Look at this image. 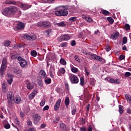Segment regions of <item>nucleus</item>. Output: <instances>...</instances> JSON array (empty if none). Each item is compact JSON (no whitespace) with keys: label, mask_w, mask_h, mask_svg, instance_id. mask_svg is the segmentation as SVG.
Instances as JSON below:
<instances>
[{"label":"nucleus","mask_w":131,"mask_h":131,"mask_svg":"<svg viewBox=\"0 0 131 131\" xmlns=\"http://www.w3.org/2000/svg\"><path fill=\"white\" fill-rule=\"evenodd\" d=\"M59 10L55 12V14L57 16H66L68 14L67 9L68 6H61L59 8Z\"/></svg>","instance_id":"nucleus-1"},{"label":"nucleus","mask_w":131,"mask_h":131,"mask_svg":"<svg viewBox=\"0 0 131 131\" xmlns=\"http://www.w3.org/2000/svg\"><path fill=\"white\" fill-rule=\"evenodd\" d=\"M70 35L64 34L60 36L57 40L59 42L67 41L70 39Z\"/></svg>","instance_id":"nucleus-2"},{"label":"nucleus","mask_w":131,"mask_h":131,"mask_svg":"<svg viewBox=\"0 0 131 131\" xmlns=\"http://www.w3.org/2000/svg\"><path fill=\"white\" fill-rule=\"evenodd\" d=\"M18 60L19 61V65H20V67H21V68H27V61L25 59L23 58L21 56H19L18 57Z\"/></svg>","instance_id":"nucleus-3"},{"label":"nucleus","mask_w":131,"mask_h":131,"mask_svg":"<svg viewBox=\"0 0 131 131\" xmlns=\"http://www.w3.org/2000/svg\"><path fill=\"white\" fill-rule=\"evenodd\" d=\"M69 79L73 84H77L79 82V80L77 76H75V75L72 74L70 76H69Z\"/></svg>","instance_id":"nucleus-4"},{"label":"nucleus","mask_w":131,"mask_h":131,"mask_svg":"<svg viewBox=\"0 0 131 131\" xmlns=\"http://www.w3.org/2000/svg\"><path fill=\"white\" fill-rule=\"evenodd\" d=\"M90 56H91V57L93 59L96 60L100 62H102L103 61V58L97 55L92 54L91 53V54Z\"/></svg>","instance_id":"nucleus-5"},{"label":"nucleus","mask_w":131,"mask_h":131,"mask_svg":"<svg viewBox=\"0 0 131 131\" xmlns=\"http://www.w3.org/2000/svg\"><path fill=\"white\" fill-rule=\"evenodd\" d=\"M33 122L34 124H37L41 119L40 116L38 114H35L33 117Z\"/></svg>","instance_id":"nucleus-6"},{"label":"nucleus","mask_w":131,"mask_h":131,"mask_svg":"<svg viewBox=\"0 0 131 131\" xmlns=\"http://www.w3.org/2000/svg\"><path fill=\"white\" fill-rule=\"evenodd\" d=\"M24 38L27 40H34L36 39L35 36L29 35L27 34H25V35L24 36Z\"/></svg>","instance_id":"nucleus-7"},{"label":"nucleus","mask_w":131,"mask_h":131,"mask_svg":"<svg viewBox=\"0 0 131 131\" xmlns=\"http://www.w3.org/2000/svg\"><path fill=\"white\" fill-rule=\"evenodd\" d=\"M39 75L40 78L42 79H46L47 78V75L45 71H43V70L40 71L39 73Z\"/></svg>","instance_id":"nucleus-8"},{"label":"nucleus","mask_w":131,"mask_h":131,"mask_svg":"<svg viewBox=\"0 0 131 131\" xmlns=\"http://www.w3.org/2000/svg\"><path fill=\"white\" fill-rule=\"evenodd\" d=\"M19 6H20V8L23 9L24 10H26L28 9L29 8H30L31 7V5H28L27 4H23L21 3Z\"/></svg>","instance_id":"nucleus-9"},{"label":"nucleus","mask_w":131,"mask_h":131,"mask_svg":"<svg viewBox=\"0 0 131 131\" xmlns=\"http://www.w3.org/2000/svg\"><path fill=\"white\" fill-rule=\"evenodd\" d=\"M61 104V99H59L56 104L54 105V109L55 111H57V110H59V108L60 107V104Z\"/></svg>","instance_id":"nucleus-10"},{"label":"nucleus","mask_w":131,"mask_h":131,"mask_svg":"<svg viewBox=\"0 0 131 131\" xmlns=\"http://www.w3.org/2000/svg\"><path fill=\"white\" fill-rule=\"evenodd\" d=\"M9 10L10 11V14H14L18 11V9L14 6L9 7Z\"/></svg>","instance_id":"nucleus-11"},{"label":"nucleus","mask_w":131,"mask_h":131,"mask_svg":"<svg viewBox=\"0 0 131 131\" xmlns=\"http://www.w3.org/2000/svg\"><path fill=\"white\" fill-rule=\"evenodd\" d=\"M65 73H66V71L64 68H60L57 73L58 75L59 76H61V74H65Z\"/></svg>","instance_id":"nucleus-12"},{"label":"nucleus","mask_w":131,"mask_h":131,"mask_svg":"<svg viewBox=\"0 0 131 131\" xmlns=\"http://www.w3.org/2000/svg\"><path fill=\"white\" fill-rule=\"evenodd\" d=\"M7 76L9 78V79L8 80V82L9 84H11L13 79V76H12V75H11V74H8Z\"/></svg>","instance_id":"nucleus-13"},{"label":"nucleus","mask_w":131,"mask_h":131,"mask_svg":"<svg viewBox=\"0 0 131 131\" xmlns=\"http://www.w3.org/2000/svg\"><path fill=\"white\" fill-rule=\"evenodd\" d=\"M8 99H14V96L13 93L9 92L7 94Z\"/></svg>","instance_id":"nucleus-14"},{"label":"nucleus","mask_w":131,"mask_h":131,"mask_svg":"<svg viewBox=\"0 0 131 131\" xmlns=\"http://www.w3.org/2000/svg\"><path fill=\"white\" fill-rule=\"evenodd\" d=\"M37 94V92L36 91H33L31 94L29 95V98L31 100L33 99Z\"/></svg>","instance_id":"nucleus-15"},{"label":"nucleus","mask_w":131,"mask_h":131,"mask_svg":"<svg viewBox=\"0 0 131 131\" xmlns=\"http://www.w3.org/2000/svg\"><path fill=\"white\" fill-rule=\"evenodd\" d=\"M14 99H8V106H12L14 105Z\"/></svg>","instance_id":"nucleus-16"},{"label":"nucleus","mask_w":131,"mask_h":131,"mask_svg":"<svg viewBox=\"0 0 131 131\" xmlns=\"http://www.w3.org/2000/svg\"><path fill=\"white\" fill-rule=\"evenodd\" d=\"M119 33H115L114 34H112L110 36V39L116 40L119 36Z\"/></svg>","instance_id":"nucleus-17"},{"label":"nucleus","mask_w":131,"mask_h":131,"mask_svg":"<svg viewBox=\"0 0 131 131\" xmlns=\"http://www.w3.org/2000/svg\"><path fill=\"white\" fill-rule=\"evenodd\" d=\"M3 14L6 16H7L8 14H10V11H9V8H6L3 12Z\"/></svg>","instance_id":"nucleus-18"},{"label":"nucleus","mask_w":131,"mask_h":131,"mask_svg":"<svg viewBox=\"0 0 131 131\" xmlns=\"http://www.w3.org/2000/svg\"><path fill=\"white\" fill-rule=\"evenodd\" d=\"M25 27V25L24 24L22 23H19L18 25H17V28L18 29H19V30H21V29H24Z\"/></svg>","instance_id":"nucleus-19"},{"label":"nucleus","mask_w":131,"mask_h":131,"mask_svg":"<svg viewBox=\"0 0 131 131\" xmlns=\"http://www.w3.org/2000/svg\"><path fill=\"white\" fill-rule=\"evenodd\" d=\"M13 72L17 74H20L21 73V70H19L18 68H14L13 69Z\"/></svg>","instance_id":"nucleus-20"},{"label":"nucleus","mask_w":131,"mask_h":131,"mask_svg":"<svg viewBox=\"0 0 131 131\" xmlns=\"http://www.w3.org/2000/svg\"><path fill=\"white\" fill-rule=\"evenodd\" d=\"M118 107H119V111L120 114H123V113H124V111H123L124 107H123V106H122L121 105H119Z\"/></svg>","instance_id":"nucleus-21"},{"label":"nucleus","mask_w":131,"mask_h":131,"mask_svg":"<svg viewBox=\"0 0 131 131\" xmlns=\"http://www.w3.org/2000/svg\"><path fill=\"white\" fill-rule=\"evenodd\" d=\"M14 101L15 102V103L18 104L21 101V98L19 96H16L14 98Z\"/></svg>","instance_id":"nucleus-22"},{"label":"nucleus","mask_w":131,"mask_h":131,"mask_svg":"<svg viewBox=\"0 0 131 131\" xmlns=\"http://www.w3.org/2000/svg\"><path fill=\"white\" fill-rule=\"evenodd\" d=\"M83 18L89 23H92L93 21V19L90 16H84Z\"/></svg>","instance_id":"nucleus-23"},{"label":"nucleus","mask_w":131,"mask_h":131,"mask_svg":"<svg viewBox=\"0 0 131 131\" xmlns=\"http://www.w3.org/2000/svg\"><path fill=\"white\" fill-rule=\"evenodd\" d=\"M128 42V39L126 37H123L122 38V45L123 46L124 45H126Z\"/></svg>","instance_id":"nucleus-24"},{"label":"nucleus","mask_w":131,"mask_h":131,"mask_svg":"<svg viewBox=\"0 0 131 131\" xmlns=\"http://www.w3.org/2000/svg\"><path fill=\"white\" fill-rule=\"evenodd\" d=\"M56 25H57V26L58 27H66V24L64 21H61V23H57L56 24Z\"/></svg>","instance_id":"nucleus-25"},{"label":"nucleus","mask_w":131,"mask_h":131,"mask_svg":"<svg viewBox=\"0 0 131 131\" xmlns=\"http://www.w3.org/2000/svg\"><path fill=\"white\" fill-rule=\"evenodd\" d=\"M42 3H52L54 2V0H40Z\"/></svg>","instance_id":"nucleus-26"},{"label":"nucleus","mask_w":131,"mask_h":131,"mask_svg":"<svg viewBox=\"0 0 131 131\" xmlns=\"http://www.w3.org/2000/svg\"><path fill=\"white\" fill-rule=\"evenodd\" d=\"M51 26V24L49 21H44L43 27H50Z\"/></svg>","instance_id":"nucleus-27"},{"label":"nucleus","mask_w":131,"mask_h":131,"mask_svg":"<svg viewBox=\"0 0 131 131\" xmlns=\"http://www.w3.org/2000/svg\"><path fill=\"white\" fill-rule=\"evenodd\" d=\"M31 55L34 57H35L37 55V53L36 51L33 50L31 52Z\"/></svg>","instance_id":"nucleus-28"},{"label":"nucleus","mask_w":131,"mask_h":131,"mask_svg":"<svg viewBox=\"0 0 131 131\" xmlns=\"http://www.w3.org/2000/svg\"><path fill=\"white\" fill-rule=\"evenodd\" d=\"M5 3L6 4H9V5H16V3L13 1H7L5 2Z\"/></svg>","instance_id":"nucleus-29"},{"label":"nucleus","mask_w":131,"mask_h":131,"mask_svg":"<svg viewBox=\"0 0 131 131\" xmlns=\"http://www.w3.org/2000/svg\"><path fill=\"white\" fill-rule=\"evenodd\" d=\"M125 97L128 102H131V96L130 95H129V94H126Z\"/></svg>","instance_id":"nucleus-30"},{"label":"nucleus","mask_w":131,"mask_h":131,"mask_svg":"<svg viewBox=\"0 0 131 131\" xmlns=\"http://www.w3.org/2000/svg\"><path fill=\"white\" fill-rule=\"evenodd\" d=\"M60 63L61 64L65 66L66 65V60H65V59L64 58H61L60 60Z\"/></svg>","instance_id":"nucleus-31"},{"label":"nucleus","mask_w":131,"mask_h":131,"mask_svg":"<svg viewBox=\"0 0 131 131\" xmlns=\"http://www.w3.org/2000/svg\"><path fill=\"white\" fill-rule=\"evenodd\" d=\"M38 84L39 86L42 87L43 85V82L42 81L41 79H38Z\"/></svg>","instance_id":"nucleus-32"},{"label":"nucleus","mask_w":131,"mask_h":131,"mask_svg":"<svg viewBox=\"0 0 131 131\" xmlns=\"http://www.w3.org/2000/svg\"><path fill=\"white\" fill-rule=\"evenodd\" d=\"M11 43V41L9 40H6L5 43H4V45L5 47H8L10 46Z\"/></svg>","instance_id":"nucleus-33"},{"label":"nucleus","mask_w":131,"mask_h":131,"mask_svg":"<svg viewBox=\"0 0 131 131\" xmlns=\"http://www.w3.org/2000/svg\"><path fill=\"white\" fill-rule=\"evenodd\" d=\"M107 20H108V21L111 24H112L114 23V19H113V18H112L111 17H108L107 18Z\"/></svg>","instance_id":"nucleus-34"},{"label":"nucleus","mask_w":131,"mask_h":131,"mask_svg":"<svg viewBox=\"0 0 131 131\" xmlns=\"http://www.w3.org/2000/svg\"><path fill=\"white\" fill-rule=\"evenodd\" d=\"M83 53L86 56H90L91 55V52L88 50H85L83 51Z\"/></svg>","instance_id":"nucleus-35"},{"label":"nucleus","mask_w":131,"mask_h":131,"mask_svg":"<svg viewBox=\"0 0 131 131\" xmlns=\"http://www.w3.org/2000/svg\"><path fill=\"white\" fill-rule=\"evenodd\" d=\"M55 71V69L54 66L52 67L51 66L50 71H49V73H53Z\"/></svg>","instance_id":"nucleus-36"},{"label":"nucleus","mask_w":131,"mask_h":131,"mask_svg":"<svg viewBox=\"0 0 131 131\" xmlns=\"http://www.w3.org/2000/svg\"><path fill=\"white\" fill-rule=\"evenodd\" d=\"M27 88L29 90H32L33 89V86L32 85L31 83H28L27 85Z\"/></svg>","instance_id":"nucleus-37"},{"label":"nucleus","mask_w":131,"mask_h":131,"mask_svg":"<svg viewBox=\"0 0 131 131\" xmlns=\"http://www.w3.org/2000/svg\"><path fill=\"white\" fill-rule=\"evenodd\" d=\"M64 102H65L66 105H67V106L69 104V103H70V99L68 97L66 98Z\"/></svg>","instance_id":"nucleus-38"},{"label":"nucleus","mask_w":131,"mask_h":131,"mask_svg":"<svg viewBox=\"0 0 131 131\" xmlns=\"http://www.w3.org/2000/svg\"><path fill=\"white\" fill-rule=\"evenodd\" d=\"M71 71L73 73H77L78 71V70L77 68L76 67H73L72 69H71Z\"/></svg>","instance_id":"nucleus-39"},{"label":"nucleus","mask_w":131,"mask_h":131,"mask_svg":"<svg viewBox=\"0 0 131 131\" xmlns=\"http://www.w3.org/2000/svg\"><path fill=\"white\" fill-rule=\"evenodd\" d=\"M45 82L46 84H50L52 82V80L51 79H45Z\"/></svg>","instance_id":"nucleus-40"},{"label":"nucleus","mask_w":131,"mask_h":131,"mask_svg":"<svg viewBox=\"0 0 131 131\" xmlns=\"http://www.w3.org/2000/svg\"><path fill=\"white\" fill-rule=\"evenodd\" d=\"M131 76V73H129V72H126L124 74V77L125 78H127Z\"/></svg>","instance_id":"nucleus-41"},{"label":"nucleus","mask_w":131,"mask_h":131,"mask_svg":"<svg viewBox=\"0 0 131 131\" xmlns=\"http://www.w3.org/2000/svg\"><path fill=\"white\" fill-rule=\"evenodd\" d=\"M68 46V43L67 42H63L62 43L60 44V47L61 48H65V47H67Z\"/></svg>","instance_id":"nucleus-42"},{"label":"nucleus","mask_w":131,"mask_h":131,"mask_svg":"<svg viewBox=\"0 0 131 131\" xmlns=\"http://www.w3.org/2000/svg\"><path fill=\"white\" fill-rule=\"evenodd\" d=\"M125 56L124 55H120L119 57V59L120 61H122L124 59H125Z\"/></svg>","instance_id":"nucleus-43"},{"label":"nucleus","mask_w":131,"mask_h":131,"mask_svg":"<svg viewBox=\"0 0 131 131\" xmlns=\"http://www.w3.org/2000/svg\"><path fill=\"white\" fill-rule=\"evenodd\" d=\"M80 84L82 86H83L84 84V78L83 77L80 78Z\"/></svg>","instance_id":"nucleus-44"},{"label":"nucleus","mask_w":131,"mask_h":131,"mask_svg":"<svg viewBox=\"0 0 131 131\" xmlns=\"http://www.w3.org/2000/svg\"><path fill=\"white\" fill-rule=\"evenodd\" d=\"M102 14L105 16H107L110 14V12L108 11L103 10L102 11Z\"/></svg>","instance_id":"nucleus-45"},{"label":"nucleus","mask_w":131,"mask_h":131,"mask_svg":"<svg viewBox=\"0 0 131 131\" xmlns=\"http://www.w3.org/2000/svg\"><path fill=\"white\" fill-rule=\"evenodd\" d=\"M50 109V107L49 105H46L42 109V111H47Z\"/></svg>","instance_id":"nucleus-46"},{"label":"nucleus","mask_w":131,"mask_h":131,"mask_svg":"<svg viewBox=\"0 0 131 131\" xmlns=\"http://www.w3.org/2000/svg\"><path fill=\"white\" fill-rule=\"evenodd\" d=\"M6 66L5 65V64H2L1 68V70H3V71H5V70H6Z\"/></svg>","instance_id":"nucleus-47"},{"label":"nucleus","mask_w":131,"mask_h":131,"mask_svg":"<svg viewBox=\"0 0 131 131\" xmlns=\"http://www.w3.org/2000/svg\"><path fill=\"white\" fill-rule=\"evenodd\" d=\"M130 28V26L128 24H126L125 25V30H129Z\"/></svg>","instance_id":"nucleus-48"},{"label":"nucleus","mask_w":131,"mask_h":131,"mask_svg":"<svg viewBox=\"0 0 131 131\" xmlns=\"http://www.w3.org/2000/svg\"><path fill=\"white\" fill-rule=\"evenodd\" d=\"M59 121H60V118L58 117L56 118V120H53V123L54 124H57L58 122H59Z\"/></svg>","instance_id":"nucleus-49"},{"label":"nucleus","mask_w":131,"mask_h":131,"mask_svg":"<svg viewBox=\"0 0 131 131\" xmlns=\"http://www.w3.org/2000/svg\"><path fill=\"white\" fill-rule=\"evenodd\" d=\"M76 18H77V17H73L70 18L69 19V20L70 21H71L72 22H73V21H75L76 20Z\"/></svg>","instance_id":"nucleus-50"},{"label":"nucleus","mask_w":131,"mask_h":131,"mask_svg":"<svg viewBox=\"0 0 131 131\" xmlns=\"http://www.w3.org/2000/svg\"><path fill=\"white\" fill-rule=\"evenodd\" d=\"M37 26L38 27H42V26L43 27V22H42V21H39V22H38V23L37 24Z\"/></svg>","instance_id":"nucleus-51"},{"label":"nucleus","mask_w":131,"mask_h":131,"mask_svg":"<svg viewBox=\"0 0 131 131\" xmlns=\"http://www.w3.org/2000/svg\"><path fill=\"white\" fill-rule=\"evenodd\" d=\"M7 62V59L6 58H3L2 64L6 65Z\"/></svg>","instance_id":"nucleus-52"},{"label":"nucleus","mask_w":131,"mask_h":131,"mask_svg":"<svg viewBox=\"0 0 131 131\" xmlns=\"http://www.w3.org/2000/svg\"><path fill=\"white\" fill-rule=\"evenodd\" d=\"M111 50V48L110 46H107L105 47V51H106L107 52H110Z\"/></svg>","instance_id":"nucleus-53"},{"label":"nucleus","mask_w":131,"mask_h":131,"mask_svg":"<svg viewBox=\"0 0 131 131\" xmlns=\"http://www.w3.org/2000/svg\"><path fill=\"white\" fill-rule=\"evenodd\" d=\"M46 103V100L45 99L41 100V101L40 103V105L41 106H43Z\"/></svg>","instance_id":"nucleus-54"},{"label":"nucleus","mask_w":131,"mask_h":131,"mask_svg":"<svg viewBox=\"0 0 131 131\" xmlns=\"http://www.w3.org/2000/svg\"><path fill=\"white\" fill-rule=\"evenodd\" d=\"M66 127V125H65V124H64L63 123H61L60 124V127L62 129H64L65 127Z\"/></svg>","instance_id":"nucleus-55"},{"label":"nucleus","mask_w":131,"mask_h":131,"mask_svg":"<svg viewBox=\"0 0 131 131\" xmlns=\"http://www.w3.org/2000/svg\"><path fill=\"white\" fill-rule=\"evenodd\" d=\"M15 124H16L17 125H20V122L19 121V119L18 118L15 119Z\"/></svg>","instance_id":"nucleus-56"},{"label":"nucleus","mask_w":131,"mask_h":131,"mask_svg":"<svg viewBox=\"0 0 131 131\" xmlns=\"http://www.w3.org/2000/svg\"><path fill=\"white\" fill-rule=\"evenodd\" d=\"M84 70H85V73L86 74V76H88L90 74V73L89 70H87V68L86 67L84 68Z\"/></svg>","instance_id":"nucleus-57"},{"label":"nucleus","mask_w":131,"mask_h":131,"mask_svg":"<svg viewBox=\"0 0 131 131\" xmlns=\"http://www.w3.org/2000/svg\"><path fill=\"white\" fill-rule=\"evenodd\" d=\"M76 108L73 109L71 111L72 115H75V114H76Z\"/></svg>","instance_id":"nucleus-58"},{"label":"nucleus","mask_w":131,"mask_h":131,"mask_svg":"<svg viewBox=\"0 0 131 131\" xmlns=\"http://www.w3.org/2000/svg\"><path fill=\"white\" fill-rule=\"evenodd\" d=\"M71 45L72 46V47H75L76 46V41L75 40H72L71 43Z\"/></svg>","instance_id":"nucleus-59"},{"label":"nucleus","mask_w":131,"mask_h":131,"mask_svg":"<svg viewBox=\"0 0 131 131\" xmlns=\"http://www.w3.org/2000/svg\"><path fill=\"white\" fill-rule=\"evenodd\" d=\"M46 33H51V32H53V30L51 29H49L46 31Z\"/></svg>","instance_id":"nucleus-60"},{"label":"nucleus","mask_w":131,"mask_h":131,"mask_svg":"<svg viewBox=\"0 0 131 131\" xmlns=\"http://www.w3.org/2000/svg\"><path fill=\"white\" fill-rule=\"evenodd\" d=\"M79 130L80 131H86V127H80V128L79 129Z\"/></svg>","instance_id":"nucleus-61"},{"label":"nucleus","mask_w":131,"mask_h":131,"mask_svg":"<svg viewBox=\"0 0 131 131\" xmlns=\"http://www.w3.org/2000/svg\"><path fill=\"white\" fill-rule=\"evenodd\" d=\"M5 128H6V129H9L10 128V124H6L5 125Z\"/></svg>","instance_id":"nucleus-62"},{"label":"nucleus","mask_w":131,"mask_h":131,"mask_svg":"<svg viewBox=\"0 0 131 131\" xmlns=\"http://www.w3.org/2000/svg\"><path fill=\"white\" fill-rule=\"evenodd\" d=\"M127 113L128 114H131V109L130 108H127L126 110Z\"/></svg>","instance_id":"nucleus-63"},{"label":"nucleus","mask_w":131,"mask_h":131,"mask_svg":"<svg viewBox=\"0 0 131 131\" xmlns=\"http://www.w3.org/2000/svg\"><path fill=\"white\" fill-rule=\"evenodd\" d=\"M90 104H89L88 105V106H86V112H88H88H89V111L90 110Z\"/></svg>","instance_id":"nucleus-64"}]
</instances>
